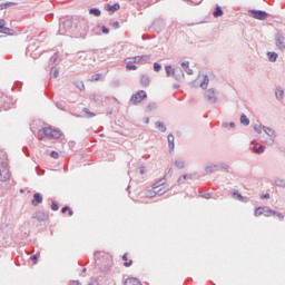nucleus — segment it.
I'll list each match as a JSON object with an SVG mask.
<instances>
[{
  "label": "nucleus",
  "mask_w": 285,
  "mask_h": 285,
  "mask_svg": "<svg viewBox=\"0 0 285 285\" xmlns=\"http://www.w3.org/2000/svg\"><path fill=\"white\" fill-rule=\"evenodd\" d=\"M39 135H45L48 139H59L61 131L59 129H52V127H45L39 130Z\"/></svg>",
  "instance_id": "f257e3e1"
},
{
  "label": "nucleus",
  "mask_w": 285,
  "mask_h": 285,
  "mask_svg": "<svg viewBox=\"0 0 285 285\" xmlns=\"http://www.w3.org/2000/svg\"><path fill=\"white\" fill-rule=\"evenodd\" d=\"M166 73L168 75V77H173L176 79V81H181V79H184V71H177L173 68V66L168 65L165 67Z\"/></svg>",
  "instance_id": "f03ea898"
},
{
  "label": "nucleus",
  "mask_w": 285,
  "mask_h": 285,
  "mask_svg": "<svg viewBox=\"0 0 285 285\" xmlns=\"http://www.w3.org/2000/svg\"><path fill=\"white\" fill-rule=\"evenodd\" d=\"M255 217H259L264 215L265 217H271L273 215H277V212L271 209L269 207H258L254 213Z\"/></svg>",
  "instance_id": "7ed1b4c3"
},
{
  "label": "nucleus",
  "mask_w": 285,
  "mask_h": 285,
  "mask_svg": "<svg viewBox=\"0 0 285 285\" xmlns=\"http://www.w3.org/2000/svg\"><path fill=\"white\" fill-rule=\"evenodd\" d=\"M148 95L144 90L137 91L135 95L131 96L130 101L134 106H137V104H141L144 99H146Z\"/></svg>",
  "instance_id": "20e7f679"
},
{
  "label": "nucleus",
  "mask_w": 285,
  "mask_h": 285,
  "mask_svg": "<svg viewBox=\"0 0 285 285\" xmlns=\"http://www.w3.org/2000/svg\"><path fill=\"white\" fill-rule=\"evenodd\" d=\"M250 17L253 19H257V21H266L268 19V13L262 10H249Z\"/></svg>",
  "instance_id": "39448f33"
},
{
  "label": "nucleus",
  "mask_w": 285,
  "mask_h": 285,
  "mask_svg": "<svg viewBox=\"0 0 285 285\" xmlns=\"http://www.w3.org/2000/svg\"><path fill=\"white\" fill-rule=\"evenodd\" d=\"M275 46L281 52H285V37L282 33H276L274 37Z\"/></svg>",
  "instance_id": "423d86ee"
},
{
  "label": "nucleus",
  "mask_w": 285,
  "mask_h": 285,
  "mask_svg": "<svg viewBox=\"0 0 285 285\" xmlns=\"http://www.w3.org/2000/svg\"><path fill=\"white\" fill-rule=\"evenodd\" d=\"M205 99L206 101H208V104H217L218 101V98H217V90L215 89H208L206 92H205Z\"/></svg>",
  "instance_id": "0eeeda50"
},
{
  "label": "nucleus",
  "mask_w": 285,
  "mask_h": 285,
  "mask_svg": "<svg viewBox=\"0 0 285 285\" xmlns=\"http://www.w3.org/2000/svg\"><path fill=\"white\" fill-rule=\"evenodd\" d=\"M10 179V169L7 164H0V181H8Z\"/></svg>",
  "instance_id": "6e6552de"
},
{
  "label": "nucleus",
  "mask_w": 285,
  "mask_h": 285,
  "mask_svg": "<svg viewBox=\"0 0 285 285\" xmlns=\"http://www.w3.org/2000/svg\"><path fill=\"white\" fill-rule=\"evenodd\" d=\"M219 170V166L217 164L209 163L205 166V173L207 175H213V173H217Z\"/></svg>",
  "instance_id": "1a4fd4ad"
},
{
  "label": "nucleus",
  "mask_w": 285,
  "mask_h": 285,
  "mask_svg": "<svg viewBox=\"0 0 285 285\" xmlns=\"http://www.w3.org/2000/svg\"><path fill=\"white\" fill-rule=\"evenodd\" d=\"M174 166L175 168H177L178 170H184V168H186V160H184L183 158H177L174 161Z\"/></svg>",
  "instance_id": "9d476101"
},
{
  "label": "nucleus",
  "mask_w": 285,
  "mask_h": 285,
  "mask_svg": "<svg viewBox=\"0 0 285 285\" xmlns=\"http://www.w3.org/2000/svg\"><path fill=\"white\" fill-rule=\"evenodd\" d=\"M70 28H72V20H66L62 22V29L59 30L60 35H66L63 32H67L68 30H70ZM63 30V32H61Z\"/></svg>",
  "instance_id": "9b49d317"
},
{
  "label": "nucleus",
  "mask_w": 285,
  "mask_h": 285,
  "mask_svg": "<svg viewBox=\"0 0 285 285\" xmlns=\"http://www.w3.org/2000/svg\"><path fill=\"white\" fill-rule=\"evenodd\" d=\"M199 79H203V80L200 81V83H199L200 88H202L203 90H206V88H208V82L210 81V80L208 79V76H199V77H198V81H199Z\"/></svg>",
  "instance_id": "f8f14e48"
},
{
  "label": "nucleus",
  "mask_w": 285,
  "mask_h": 285,
  "mask_svg": "<svg viewBox=\"0 0 285 285\" xmlns=\"http://www.w3.org/2000/svg\"><path fill=\"white\" fill-rule=\"evenodd\" d=\"M125 285H142L141 281H139V278L137 277H128L127 279H125Z\"/></svg>",
  "instance_id": "ddd939ff"
},
{
  "label": "nucleus",
  "mask_w": 285,
  "mask_h": 285,
  "mask_svg": "<svg viewBox=\"0 0 285 285\" xmlns=\"http://www.w3.org/2000/svg\"><path fill=\"white\" fill-rule=\"evenodd\" d=\"M149 59H150L149 55L136 56V57L131 58L134 63H140V61H148Z\"/></svg>",
  "instance_id": "4468645a"
},
{
  "label": "nucleus",
  "mask_w": 285,
  "mask_h": 285,
  "mask_svg": "<svg viewBox=\"0 0 285 285\" xmlns=\"http://www.w3.org/2000/svg\"><path fill=\"white\" fill-rule=\"evenodd\" d=\"M168 145H169V153L175 151V136L173 134H169L168 137Z\"/></svg>",
  "instance_id": "2eb2a0df"
},
{
  "label": "nucleus",
  "mask_w": 285,
  "mask_h": 285,
  "mask_svg": "<svg viewBox=\"0 0 285 285\" xmlns=\"http://www.w3.org/2000/svg\"><path fill=\"white\" fill-rule=\"evenodd\" d=\"M42 202H43V197L41 196V194L36 193V194L33 195V199H32L31 204H32L33 206H39V204H41Z\"/></svg>",
  "instance_id": "dca6fc26"
},
{
  "label": "nucleus",
  "mask_w": 285,
  "mask_h": 285,
  "mask_svg": "<svg viewBox=\"0 0 285 285\" xmlns=\"http://www.w3.org/2000/svg\"><path fill=\"white\" fill-rule=\"evenodd\" d=\"M140 83L144 88H148L150 86V77L148 75L141 76Z\"/></svg>",
  "instance_id": "f3484780"
},
{
  "label": "nucleus",
  "mask_w": 285,
  "mask_h": 285,
  "mask_svg": "<svg viewBox=\"0 0 285 285\" xmlns=\"http://www.w3.org/2000/svg\"><path fill=\"white\" fill-rule=\"evenodd\" d=\"M10 28L6 27V20L0 19V35H8Z\"/></svg>",
  "instance_id": "a211bd4d"
},
{
  "label": "nucleus",
  "mask_w": 285,
  "mask_h": 285,
  "mask_svg": "<svg viewBox=\"0 0 285 285\" xmlns=\"http://www.w3.org/2000/svg\"><path fill=\"white\" fill-rule=\"evenodd\" d=\"M181 69L187 73V75H193V69H190V63L188 61L181 62Z\"/></svg>",
  "instance_id": "6ab92c4d"
},
{
  "label": "nucleus",
  "mask_w": 285,
  "mask_h": 285,
  "mask_svg": "<svg viewBox=\"0 0 285 285\" xmlns=\"http://www.w3.org/2000/svg\"><path fill=\"white\" fill-rule=\"evenodd\" d=\"M263 131L268 136V137H277V134L273 128L263 126Z\"/></svg>",
  "instance_id": "aec40b11"
},
{
  "label": "nucleus",
  "mask_w": 285,
  "mask_h": 285,
  "mask_svg": "<svg viewBox=\"0 0 285 285\" xmlns=\"http://www.w3.org/2000/svg\"><path fill=\"white\" fill-rule=\"evenodd\" d=\"M121 8V6H119V3H115V4H107L106 6V10L108 12H117V10H119Z\"/></svg>",
  "instance_id": "412c9836"
},
{
  "label": "nucleus",
  "mask_w": 285,
  "mask_h": 285,
  "mask_svg": "<svg viewBox=\"0 0 285 285\" xmlns=\"http://www.w3.org/2000/svg\"><path fill=\"white\" fill-rule=\"evenodd\" d=\"M267 57H268V61H271L272 63H275V61H277V57H279V55H277V52H275V51H269V52H267Z\"/></svg>",
  "instance_id": "4be33fe9"
},
{
  "label": "nucleus",
  "mask_w": 285,
  "mask_h": 285,
  "mask_svg": "<svg viewBox=\"0 0 285 285\" xmlns=\"http://www.w3.org/2000/svg\"><path fill=\"white\" fill-rule=\"evenodd\" d=\"M167 191H168V188L163 187V188L158 189L157 191H151L149 197H155V195H159V196L166 195Z\"/></svg>",
  "instance_id": "5701e85b"
},
{
  "label": "nucleus",
  "mask_w": 285,
  "mask_h": 285,
  "mask_svg": "<svg viewBox=\"0 0 285 285\" xmlns=\"http://www.w3.org/2000/svg\"><path fill=\"white\" fill-rule=\"evenodd\" d=\"M223 16H224V10H222V8L217 6L213 12V17H215V19H218V17H223Z\"/></svg>",
  "instance_id": "b1692460"
},
{
  "label": "nucleus",
  "mask_w": 285,
  "mask_h": 285,
  "mask_svg": "<svg viewBox=\"0 0 285 285\" xmlns=\"http://www.w3.org/2000/svg\"><path fill=\"white\" fill-rule=\"evenodd\" d=\"M240 124L243 126H250V119L246 116V114L240 115Z\"/></svg>",
  "instance_id": "393cba45"
},
{
  "label": "nucleus",
  "mask_w": 285,
  "mask_h": 285,
  "mask_svg": "<svg viewBox=\"0 0 285 285\" xmlns=\"http://www.w3.org/2000/svg\"><path fill=\"white\" fill-rule=\"evenodd\" d=\"M218 170H224L225 173H228L230 170V165L226 163H219L217 164Z\"/></svg>",
  "instance_id": "a878e982"
},
{
  "label": "nucleus",
  "mask_w": 285,
  "mask_h": 285,
  "mask_svg": "<svg viewBox=\"0 0 285 285\" xmlns=\"http://www.w3.org/2000/svg\"><path fill=\"white\" fill-rule=\"evenodd\" d=\"M35 219H37L38 222H46V219H48V216L39 212L35 215Z\"/></svg>",
  "instance_id": "bb28decb"
},
{
  "label": "nucleus",
  "mask_w": 285,
  "mask_h": 285,
  "mask_svg": "<svg viewBox=\"0 0 285 285\" xmlns=\"http://www.w3.org/2000/svg\"><path fill=\"white\" fill-rule=\"evenodd\" d=\"M274 184L275 186H278V188H285V179L276 177Z\"/></svg>",
  "instance_id": "cd10ccee"
},
{
  "label": "nucleus",
  "mask_w": 285,
  "mask_h": 285,
  "mask_svg": "<svg viewBox=\"0 0 285 285\" xmlns=\"http://www.w3.org/2000/svg\"><path fill=\"white\" fill-rule=\"evenodd\" d=\"M158 106L156 102H149L146 107V112H153V110H157Z\"/></svg>",
  "instance_id": "c85d7f7f"
},
{
  "label": "nucleus",
  "mask_w": 285,
  "mask_h": 285,
  "mask_svg": "<svg viewBox=\"0 0 285 285\" xmlns=\"http://www.w3.org/2000/svg\"><path fill=\"white\" fill-rule=\"evenodd\" d=\"M166 184V178H161L158 181L154 183L153 190H157L160 186H164Z\"/></svg>",
  "instance_id": "c756f323"
},
{
  "label": "nucleus",
  "mask_w": 285,
  "mask_h": 285,
  "mask_svg": "<svg viewBox=\"0 0 285 285\" xmlns=\"http://www.w3.org/2000/svg\"><path fill=\"white\" fill-rule=\"evenodd\" d=\"M155 126L160 132H166L167 130L166 125L161 121H156Z\"/></svg>",
  "instance_id": "7c9ffc66"
},
{
  "label": "nucleus",
  "mask_w": 285,
  "mask_h": 285,
  "mask_svg": "<svg viewBox=\"0 0 285 285\" xmlns=\"http://www.w3.org/2000/svg\"><path fill=\"white\" fill-rule=\"evenodd\" d=\"M186 179H193V175L191 174H186L183 175L178 178V184H184V181H186Z\"/></svg>",
  "instance_id": "2f4dec72"
},
{
  "label": "nucleus",
  "mask_w": 285,
  "mask_h": 285,
  "mask_svg": "<svg viewBox=\"0 0 285 285\" xmlns=\"http://www.w3.org/2000/svg\"><path fill=\"white\" fill-rule=\"evenodd\" d=\"M50 77H52V79H57V77H59V68L52 67L50 71Z\"/></svg>",
  "instance_id": "473e14b6"
},
{
  "label": "nucleus",
  "mask_w": 285,
  "mask_h": 285,
  "mask_svg": "<svg viewBox=\"0 0 285 285\" xmlns=\"http://www.w3.org/2000/svg\"><path fill=\"white\" fill-rule=\"evenodd\" d=\"M122 262H125V263H124V266H126V268L132 266V261H129V262H128V254H124V256H122Z\"/></svg>",
  "instance_id": "72a5a7b5"
},
{
  "label": "nucleus",
  "mask_w": 285,
  "mask_h": 285,
  "mask_svg": "<svg viewBox=\"0 0 285 285\" xmlns=\"http://www.w3.org/2000/svg\"><path fill=\"white\" fill-rule=\"evenodd\" d=\"M89 14H94V17H101V10L97 8L89 9Z\"/></svg>",
  "instance_id": "f704fd0d"
},
{
  "label": "nucleus",
  "mask_w": 285,
  "mask_h": 285,
  "mask_svg": "<svg viewBox=\"0 0 285 285\" xmlns=\"http://www.w3.org/2000/svg\"><path fill=\"white\" fill-rule=\"evenodd\" d=\"M109 26L115 30H119L120 28L119 21H116L115 19L109 20Z\"/></svg>",
  "instance_id": "c9c22d12"
},
{
  "label": "nucleus",
  "mask_w": 285,
  "mask_h": 285,
  "mask_svg": "<svg viewBox=\"0 0 285 285\" xmlns=\"http://www.w3.org/2000/svg\"><path fill=\"white\" fill-rule=\"evenodd\" d=\"M82 112H85V115H87L88 119H92V117H97V115L95 112H91V110L88 108H83Z\"/></svg>",
  "instance_id": "e433bc0d"
},
{
  "label": "nucleus",
  "mask_w": 285,
  "mask_h": 285,
  "mask_svg": "<svg viewBox=\"0 0 285 285\" xmlns=\"http://www.w3.org/2000/svg\"><path fill=\"white\" fill-rule=\"evenodd\" d=\"M75 86H76V88H78V90H86V86L83 85V81H81V80H76Z\"/></svg>",
  "instance_id": "4c0bfd02"
},
{
  "label": "nucleus",
  "mask_w": 285,
  "mask_h": 285,
  "mask_svg": "<svg viewBox=\"0 0 285 285\" xmlns=\"http://www.w3.org/2000/svg\"><path fill=\"white\" fill-rule=\"evenodd\" d=\"M275 95H276V99H278V101H281V99H284V90L277 89L275 91Z\"/></svg>",
  "instance_id": "58836bf2"
},
{
  "label": "nucleus",
  "mask_w": 285,
  "mask_h": 285,
  "mask_svg": "<svg viewBox=\"0 0 285 285\" xmlns=\"http://www.w3.org/2000/svg\"><path fill=\"white\" fill-rule=\"evenodd\" d=\"M10 6H14V2H4V3L0 4V10H6V9L10 8Z\"/></svg>",
  "instance_id": "ea45409f"
},
{
  "label": "nucleus",
  "mask_w": 285,
  "mask_h": 285,
  "mask_svg": "<svg viewBox=\"0 0 285 285\" xmlns=\"http://www.w3.org/2000/svg\"><path fill=\"white\" fill-rule=\"evenodd\" d=\"M254 130L258 135H262V131L264 130V127L262 125H254Z\"/></svg>",
  "instance_id": "a19ab883"
},
{
  "label": "nucleus",
  "mask_w": 285,
  "mask_h": 285,
  "mask_svg": "<svg viewBox=\"0 0 285 285\" xmlns=\"http://www.w3.org/2000/svg\"><path fill=\"white\" fill-rule=\"evenodd\" d=\"M233 197H234V199L240 200L242 199V194H239L238 190H233Z\"/></svg>",
  "instance_id": "79ce46f5"
},
{
  "label": "nucleus",
  "mask_w": 285,
  "mask_h": 285,
  "mask_svg": "<svg viewBox=\"0 0 285 285\" xmlns=\"http://www.w3.org/2000/svg\"><path fill=\"white\" fill-rule=\"evenodd\" d=\"M58 59H59V55H58V53H55V55L50 58V61H51V63H57Z\"/></svg>",
  "instance_id": "37998d69"
},
{
  "label": "nucleus",
  "mask_w": 285,
  "mask_h": 285,
  "mask_svg": "<svg viewBox=\"0 0 285 285\" xmlns=\"http://www.w3.org/2000/svg\"><path fill=\"white\" fill-rule=\"evenodd\" d=\"M154 70H155V72H159V70H161V65H159L158 62H155Z\"/></svg>",
  "instance_id": "c03bdc74"
},
{
  "label": "nucleus",
  "mask_w": 285,
  "mask_h": 285,
  "mask_svg": "<svg viewBox=\"0 0 285 285\" xmlns=\"http://www.w3.org/2000/svg\"><path fill=\"white\" fill-rule=\"evenodd\" d=\"M51 210H59V204H57L55 200L51 204Z\"/></svg>",
  "instance_id": "a18cd8bd"
},
{
  "label": "nucleus",
  "mask_w": 285,
  "mask_h": 285,
  "mask_svg": "<svg viewBox=\"0 0 285 285\" xmlns=\"http://www.w3.org/2000/svg\"><path fill=\"white\" fill-rule=\"evenodd\" d=\"M50 157H52V159H59V153H57V151H51V153H50Z\"/></svg>",
  "instance_id": "49530a36"
},
{
  "label": "nucleus",
  "mask_w": 285,
  "mask_h": 285,
  "mask_svg": "<svg viewBox=\"0 0 285 285\" xmlns=\"http://www.w3.org/2000/svg\"><path fill=\"white\" fill-rule=\"evenodd\" d=\"M264 150H265V147L261 145L258 148L255 149V153L259 154V153H264Z\"/></svg>",
  "instance_id": "de8ad7c7"
},
{
  "label": "nucleus",
  "mask_w": 285,
  "mask_h": 285,
  "mask_svg": "<svg viewBox=\"0 0 285 285\" xmlns=\"http://www.w3.org/2000/svg\"><path fill=\"white\" fill-rule=\"evenodd\" d=\"M102 35H110V30L107 27H101Z\"/></svg>",
  "instance_id": "09e8293b"
},
{
  "label": "nucleus",
  "mask_w": 285,
  "mask_h": 285,
  "mask_svg": "<svg viewBox=\"0 0 285 285\" xmlns=\"http://www.w3.org/2000/svg\"><path fill=\"white\" fill-rule=\"evenodd\" d=\"M39 257H41V254L37 253L36 255L31 256V261L37 262V259H39Z\"/></svg>",
  "instance_id": "8fccbe9b"
},
{
  "label": "nucleus",
  "mask_w": 285,
  "mask_h": 285,
  "mask_svg": "<svg viewBox=\"0 0 285 285\" xmlns=\"http://www.w3.org/2000/svg\"><path fill=\"white\" fill-rule=\"evenodd\" d=\"M100 77L101 76L99 73H96L91 77V81H99Z\"/></svg>",
  "instance_id": "3c124183"
},
{
  "label": "nucleus",
  "mask_w": 285,
  "mask_h": 285,
  "mask_svg": "<svg viewBox=\"0 0 285 285\" xmlns=\"http://www.w3.org/2000/svg\"><path fill=\"white\" fill-rule=\"evenodd\" d=\"M126 70H137V67L135 65H127Z\"/></svg>",
  "instance_id": "603ef678"
},
{
  "label": "nucleus",
  "mask_w": 285,
  "mask_h": 285,
  "mask_svg": "<svg viewBox=\"0 0 285 285\" xmlns=\"http://www.w3.org/2000/svg\"><path fill=\"white\" fill-rule=\"evenodd\" d=\"M90 99H92V101H95L96 104L99 101V98L95 94L90 95Z\"/></svg>",
  "instance_id": "864d4df0"
},
{
  "label": "nucleus",
  "mask_w": 285,
  "mask_h": 285,
  "mask_svg": "<svg viewBox=\"0 0 285 285\" xmlns=\"http://www.w3.org/2000/svg\"><path fill=\"white\" fill-rule=\"evenodd\" d=\"M275 215H276V217H278V219H281V222L284 220V214L276 212Z\"/></svg>",
  "instance_id": "5fc2aeb1"
},
{
  "label": "nucleus",
  "mask_w": 285,
  "mask_h": 285,
  "mask_svg": "<svg viewBox=\"0 0 285 285\" xmlns=\"http://www.w3.org/2000/svg\"><path fill=\"white\" fill-rule=\"evenodd\" d=\"M238 202H243V204H247L248 198H247V197L242 196V198H240Z\"/></svg>",
  "instance_id": "6e6d98bb"
},
{
  "label": "nucleus",
  "mask_w": 285,
  "mask_h": 285,
  "mask_svg": "<svg viewBox=\"0 0 285 285\" xmlns=\"http://www.w3.org/2000/svg\"><path fill=\"white\" fill-rule=\"evenodd\" d=\"M56 108H58V110H66V109L63 108V105H61V104H56Z\"/></svg>",
  "instance_id": "4d7b16f0"
},
{
  "label": "nucleus",
  "mask_w": 285,
  "mask_h": 285,
  "mask_svg": "<svg viewBox=\"0 0 285 285\" xmlns=\"http://www.w3.org/2000/svg\"><path fill=\"white\" fill-rule=\"evenodd\" d=\"M68 210H70V207L65 206V207H62L61 213L66 214V213H68Z\"/></svg>",
  "instance_id": "13d9d810"
},
{
  "label": "nucleus",
  "mask_w": 285,
  "mask_h": 285,
  "mask_svg": "<svg viewBox=\"0 0 285 285\" xmlns=\"http://www.w3.org/2000/svg\"><path fill=\"white\" fill-rule=\"evenodd\" d=\"M262 199H271V194H264V195L262 196Z\"/></svg>",
  "instance_id": "bf43d9fd"
},
{
  "label": "nucleus",
  "mask_w": 285,
  "mask_h": 285,
  "mask_svg": "<svg viewBox=\"0 0 285 285\" xmlns=\"http://www.w3.org/2000/svg\"><path fill=\"white\" fill-rule=\"evenodd\" d=\"M139 173H140V175H145L146 174V169L144 167H140L139 168Z\"/></svg>",
  "instance_id": "052dcab7"
},
{
  "label": "nucleus",
  "mask_w": 285,
  "mask_h": 285,
  "mask_svg": "<svg viewBox=\"0 0 285 285\" xmlns=\"http://www.w3.org/2000/svg\"><path fill=\"white\" fill-rule=\"evenodd\" d=\"M88 285H99V282L92 281V282H90Z\"/></svg>",
  "instance_id": "680f3d73"
},
{
  "label": "nucleus",
  "mask_w": 285,
  "mask_h": 285,
  "mask_svg": "<svg viewBox=\"0 0 285 285\" xmlns=\"http://www.w3.org/2000/svg\"><path fill=\"white\" fill-rule=\"evenodd\" d=\"M204 199H210V194L203 195Z\"/></svg>",
  "instance_id": "e2e57ef3"
},
{
  "label": "nucleus",
  "mask_w": 285,
  "mask_h": 285,
  "mask_svg": "<svg viewBox=\"0 0 285 285\" xmlns=\"http://www.w3.org/2000/svg\"><path fill=\"white\" fill-rule=\"evenodd\" d=\"M229 124L228 122H223L222 128H228Z\"/></svg>",
  "instance_id": "0e129e2a"
},
{
  "label": "nucleus",
  "mask_w": 285,
  "mask_h": 285,
  "mask_svg": "<svg viewBox=\"0 0 285 285\" xmlns=\"http://www.w3.org/2000/svg\"><path fill=\"white\" fill-rule=\"evenodd\" d=\"M230 128H235V122H229Z\"/></svg>",
  "instance_id": "69168bd1"
},
{
  "label": "nucleus",
  "mask_w": 285,
  "mask_h": 285,
  "mask_svg": "<svg viewBox=\"0 0 285 285\" xmlns=\"http://www.w3.org/2000/svg\"><path fill=\"white\" fill-rule=\"evenodd\" d=\"M73 212L69 209V217H72Z\"/></svg>",
  "instance_id": "338daca9"
},
{
  "label": "nucleus",
  "mask_w": 285,
  "mask_h": 285,
  "mask_svg": "<svg viewBox=\"0 0 285 285\" xmlns=\"http://www.w3.org/2000/svg\"><path fill=\"white\" fill-rule=\"evenodd\" d=\"M76 284H77V285H81V284L79 283V281H76Z\"/></svg>",
  "instance_id": "774afa93"
}]
</instances>
